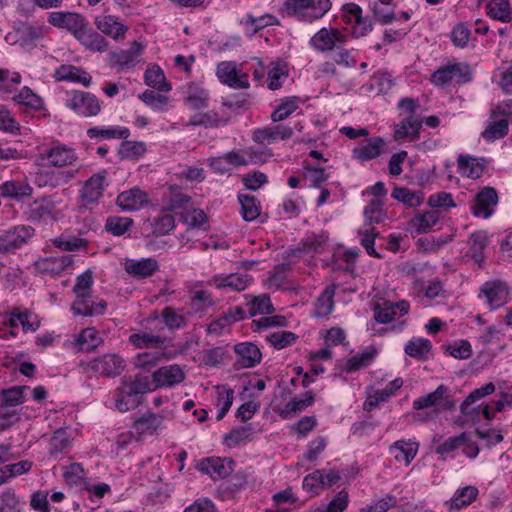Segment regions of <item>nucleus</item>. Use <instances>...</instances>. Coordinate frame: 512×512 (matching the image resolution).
I'll return each mask as SVG.
<instances>
[{
  "label": "nucleus",
  "instance_id": "37998d69",
  "mask_svg": "<svg viewBox=\"0 0 512 512\" xmlns=\"http://www.w3.org/2000/svg\"><path fill=\"white\" fill-rule=\"evenodd\" d=\"M486 7L491 18L502 22L512 20V8L509 0H490Z\"/></svg>",
  "mask_w": 512,
  "mask_h": 512
},
{
  "label": "nucleus",
  "instance_id": "cd10ccee",
  "mask_svg": "<svg viewBox=\"0 0 512 512\" xmlns=\"http://www.w3.org/2000/svg\"><path fill=\"white\" fill-rule=\"evenodd\" d=\"M479 490L477 487L468 485L459 488L454 493V496L445 502L448 511L460 510L470 505L478 496Z\"/></svg>",
  "mask_w": 512,
  "mask_h": 512
},
{
  "label": "nucleus",
  "instance_id": "f704fd0d",
  "mask_svg": "<svg viewBox=\"0 0 512 512\" xmlns=\"http://www.w3.org/2000/svg\"><path fill=\"white\" fill-rule=\"evenodd\" d=\"M150 109L157 112H165L172 106V99L168 95L157 93L154 90H145L139 95Z\"/></svg>",
  "mask_w": 512,
  "mask_h": 512
},
{
  "label": "nucleus",
  "instance_id": "9d476101",
  "mask_svg": "<svg viewBox=\"0 0 512 512\" xmlns=\"http://www.w3.org/2000/svg\"><path fill=\"white\" fill-rule=\"evenodd\" d=\"M173 419L171 412L162 414L145 413L133 423V430L138 435H156L166 428V421Z\"/></svg>",
  "mask_w": 512,
  "mask_h": 512
},
{
  "label": "nucleus",
  "instance_id": "49530a36",
  "mask_svg": "<svg viewBox=\"0 0 512 512\" xmlns=\"http://www.w3.org/2000/svg\"><path fill=\"white\" fill-rule=\"evenodd\" d=\"M492 120L488 123L485 130L482 132V137L488 142L505 137L508 133V125L506 120L499 118H491Z\"/></svg>",
  "mask_w": 512,
  "mask_h": 512
},
{
  "label": "nucleus",
  "instance_id": "dca6fc26",
  "mask_svg": "<svg viewBox=\"0 0 512 512\" xmlns=\"http://www.w3.org/2000/svg\"><path fill=\"white\" fill-rule=\"evenodd\" d=\"M94 24L102 34L114 40L125 39L129 30V26L121 22L115 15L97 16Z\"/></svg>",
  "mask_w": 512,
  "mask_h": 512
},
{
  "label": "nucleus",
  "instance_id": "6e6d98bb",
  "mask_svg": "<svg viewBox=\"0 0 512 512\" xmlns=\"http://www.w3.org/2000/svg\"><path fill=\"white\" fill-rule=\"evenodd\" d=\"M132 224L133 220L128 217H109L106 221L105 228L115 236H122L130 229Z\"/></svg>",
  "mask_w": 512,
  "mask_h": 512
},
{
  "label": "nucleus",
  "instance_id": "4468645a",
  "mask_svg": "<svg viewBox=\"0 0 512 512\" xmlns=\"http://www.w3.org/2000/svg\"><path fill=\"white\" fill-rule=\"evenodd\" d=\"M107 173L100 171L87 179L79 191L80 200L85 205L96 204L103 196Z\"/></svg>",
  "mask_w": 512,
  "mask_h": 512
},
{
  "label": "nucleus",
  "instance_id": "a878e982",
  "mask_svg": "<svg viewBox=\"0 0 512 512\" xmlns=\"http://www.w3.org/2000/svg\"><path fill=\"white\" fill-rule=\"evenodd\" d=\"M423 124V119L418 115H407L395 126L394 138L396 140H403L407 137L418 139L420 130Z\"/></svg>",
  "mask_w": 512,
  "mask_h": 512
},
{
  "label": "nucleus",
  "instance_id": "f8f14e48",
  "mask_svg": "<svg viewBox=\"0 0 512 512\" xmlns=\"http://www.w3.org/2000/svg\"><path fill=\"white\" fill-rule=\"evenodd\" d=\"M150 203V195L138 186L118 194L116 205L125 212H136L144 209Z\"/></svg>",
  "mask_w": 512,
  "mask_h": 512
},
{
  "label": "nucleus",
  "instance_id": "58836bf2",
  "mask_svg": "<svg viewBox=\"0 0 512 512\" xmlns=\"http://www.w3.org/2000/svg\"><path fill=\"white\" fill-rule=\"evenodd\" d=\"M196 468L203 474L210 476L213 480L223 478L224 461L220 457H208L201 459Z\"/></svg>",
  "mask_w": 512,
  "mask_h": 512
},
{
  "label": "nucleus",
  "instance_id": "aec40b11",
  "mask_svg": "<svg viewBox=\"0 0 512 512\" xmlns=\"http://www.w3.org/2000/svg\"><path fill=\"white\" fill-rule=\"evenodd\" d=\"M385 142L381 137H372L359 143L352 150V157L360 163H365L379 157L384 150Z\"/></svg>",
  "mask_w": 512,
  "mask_h": 512
},
{
  "label": "nucleus",
  "instance_id": "052dcab7",
  "mask_svg": "<svg viewBox=\"0 0 512 512\" xmlns=\"http://www.w3.org/2000/svg\"><path fill=\"white\" fill-rule=\"evenodd\" d=\"M63 477L65 482L70 485H80L86 482L85 481V471L81 464L72 463L69 466L65 467L63 472Z\"/></svg>",
  "mask_w": 512,
  "mask_h": 512
},
{
  "label": "nucleus",
  "instance_id": "0eeeda50",
  "mask_svg": "<svg viewBox=\"0 0 512 512\" xmlns=\"http://www.w3.org/2000/svg\"><path fill=\"white\" fill-rule=\"evenodd\" d=\"M66 106L84 117L96 116L101 110L97 97L83 91H73L66 100Z\"/></svg>",
  "mask_w": 512,
  "mask_h": 512
},
{
  "label": "nucleus",
  "instance_id": "2eb2a0df",
  "mask_svg": "<svg viewBox=\"0 0 512 512\" xmlns=\"http://www.w3.org/2000/svg\"><path fill=\"white\" fill-rule=\"evenodd\" d=\"M122 265L125 272L135 279L149 278L159 270L158 261L152 257L125 259Z\"/></svg>",
  "mask_w": 512,
  "mask_h": 512
},
{
  "label": "nucleus",
  "instance_id": "f257e3e1",
  "mask_svg": "<svg viewBox=\"0 0 512 512\" xmlns=\"http://www.w3.org/2000/svg\"><path fill=\"white\" fill-rule=\"evenodd\" d=\"M48 22L54 27L69 31L83 46L91 51L104 52L108 49V41L91 27L82 14L54 11L49 14Z\"/></svg>",
  "mask_w": 512,
  "mask_h": 512
},
{
  "label": "nucleus",
  "instance_id": "b1692460",
  "mask_svg": "<svg viewBox=\"0 0 512 512\" xmlns=\"http://www.w3.org/2000/svg\"><path fill=\"white\" fill-rule=\"evenodd\" d=\"M237 363L243 368L254 367L260 363L262 354L260 349L251 342H242L234 346Z\"/></svg>",
  "mask_w": 512,
  "mask_h": 512
},
{
  "label": "nucleus",
  "instance_id": "3c124183",
  "mask_svg": "<svg viewBox=\"0 0 512 512\" xmlns=\"http://www.w3.org/2000/svg\"><path fill=\"white\" fill-rule=\"evenodd\" d=\"M13 100L17 104L24 105L34 110H41L43 108L42 98L28 87H23L21 91L13 97Z\"/></svg>",
  "mask_w": 512,
  "mask_h": 512
},
{
  "label": "nucleus",
  "instance_id": "4be33fe9",
  "mask_svg": "<svg viewBox=\"0 0 512 512\" xmlns=\"http://www.w3.org/2000/svg\"><path fill=\"white\" fill-rule=\"evenodd\" d=\"M418 449L419 443L417 441L412 439H400L389 446L388 452L393 456L395 461L408 466L416 457Z\"/></svg>",
  "mask_w": 512,
  "mask_h": 512
},
{
  "label": "nucleus",
  "instance_id": "f3484780",
  "mask_svg": "<svg viewBox=\"0 0 512 512\" xmlns=\"http://www.w3.org/2000/svg\"><path fill=\"white\" fill-rule=\"evenodd\" d=\"M469 66H440L431 75V81L435 85L443 86L452 80L457 83H466L470 80Z\"/></svg>",
  "mask_w": 512,
  "mask_h": 512
},
{
  "label": "nucleus",
  "instance_id": "c85d7f7f",
  "mask_svg": "<svg viewBox=\"0 0 512 512\" xmlns=\"http://www.w3.org/2000/svg\"><path fill=\"white\" fill-rule=\"evenodd\" d=\"M440 220V214L436 210H429L418 213L409 222L408 226L412 232L418 234L429 232Z\"/></svg>",
  "mask_w": 512,
  "mask_h": 512
},
{
  "label": "nucleus",
  "instance_id": "ea45409f",
  "mask_svg": "<svg viewBox=\"0 0 512 512\" xmlns=\"http://www.w3.org/2000/svg\"><path fill=\"white\" fill-rule=\"evenodd\" d=\"M391 197L410 208L418 207L424 201V194L422 192L413 191L406 187H395Z\"/></svg>",
  "mask_w": 512,
  "mask_h": 512
},
{
  "label": "nucleus",
  "instance_id": "bb28decb",
  "mask_svg": "<svg viewBox=\"0 0 512 512\" xmlns=\"http://www.w3.org/2000/svg\"><path fill=\"white\" fill-rule=\"evenodd\" d=\"M483 159H477L470 155H459L457 159V169L461 176L478 179L484 171Z\"/></svg>",
  "mask_w": 512,
  "mask_h": 512
},
{
  "label": "nucleus",
  "instance_id": "6e6552de",
  "mask_svg": "<svg viewBox=\"0 0 512 512\" xmlns=\"http://www.w3.org/2000/svg\"><path fill=\"white\" fill-rule=\"evenodd\" d=\"M497 204V191L493 187L486 186L477 192L470 210L474 217L487 219L493 215Z\"/></svg>",
  "mask_w": 512,
  "mask_h": 512
},
{
  "label": "nucleus",
  "instance_id": "09e8293b",
  "mask_svg": "<svg viewBox=\"0 0 512 512\" xmlns=\"http://www.w3.org/2000/svg\"><path fill=\"white\" fill-rule=\"evenodd\" d=\"M89 138L104 139H126L129 136V130L124 127L99 128L92 127L87 130Z\"/></svg>",
  "mask_w": 512,
  "mask_h": 512
},
{
  "label": "nucleus",
  "instance_id": "7ed1b4c3",
  "mask_svg": "<svg viewBox=\"0 0 512 512\" xmlns=\"http://www.w3.org/2000/svg\"><path fill=\"white\" fill-rule=\"evenodd\" d=\"M35 230L29 225H17L0 233V255L15 254L29 243Z\"/></svg>",
  "mask_w": 512,
  "mask_h": 512
},
{
  "label": "nucleus",
  "instance_id": "de8ad7c7",
  "mask_svg": "<svg viewBox=\"0 0 512 512\" xmlns=\"http://www.w3.org/2000/svg\"><path fill=\"white\" fill-rule=\"evenodd\" d=\"M298 107L297 97L291 96L283 98L271 114L270 118L273 122L283 121L294 113Z\"/></svg>",
  "mask_w": 512,
  "mask_h": 512
},
{
  "label": "nucleus",
  "instance_id": "2f4dec72",
  "mask_svg": "<svg viewBox=\"0 0 512 512\" xmlns=\"http://www.w3.org/2000/svg\"><path fill=\"white\" fill-rule=\"evenodd\" d=\"M102 341L99 332L95 328L88 327L77 335L73 345L80 351L89 352L96 349Z\"/></svg>",
  "mask_w": 512,
  "mask_h": 512
},
{
  "label": "nucleus",
  "instance_id": "680f3d73",
  "mask_svg": "<svg viewBox=\"0 0 512 512\" xmlns=\"http://www.w3.org/2000/svg\"><path fill=\"white\" fill-rule=\"evenodd\" d=\"M0 512H21V502L14 490L7 489L1 494Z\"/></svg>",
  "mask_w": 512,
  "mask_h": 512
},
{
  "label": "nucleus",
  "instance_id": "393cba45",
  "mask_svg": "<svg viewBox=\"0 0 512 512\" xmlns=\"http://www.w3.org/2000/svg\"><path fill=\"white\" fill-rule=\"evenodd\" d=\"M468 250L465 254L475 261L478 267H481L485 260L484 249L488 244V235L485 231H476L472 233L467 241Z\"/></svg>",
  "mask_w": 512,
  "mask_h": 512
},
{
  "label": "nucleus",
  "instance_id": "603ef678",
  "mask_svg": "<svg viewBox=\"0 0 512 512\" xmlns=\"http://www.w3.org/2000/svg\"><path fill=\"white\" fill-rule=\"evenodd\" d=\"M128 387L139 397L141 394L155 391L156 385L154 379L148 376L137 375L132 381H124Z\"/></svg>",
  "mask_w": 512,
  "mask_h": 512
},
{
  "label": "nucleus",
  "instance_id": "a18cd8bd",
  "mask_svg": "<svg viewBox=\"0 0 512 512\" xmlns=\"http://www.w3.org/2000/svg\"><path fill=\"white\" fill-rule=\"evenodd\" d=\"M431 342L426 338H414L404 348L405 353L415 359H426L431 351Z\"/></svg>",
  "mask_w": 512,
  "mask_h": 512
},
{
  "label": "nucleus",
  "instance_id": "864d4df0",
  "mask_svg": "<svg viewBox=\"0 0 512 512\" xmlns=\"http://www.w3.org/2000/svg\"><path fill=\"white\" fill-rule=\"evenodd\" d=\"M382 202L379 199L371 200L368 205L364 208V217L368 225L378 224L382 222L385 217V213L382 209Z\"/></svg>",
  "mask_w": 512,
  "mask_h": 512
},
{
  "label": "nucleus",
  "instance_id": "f03ea898",
  "mask_svg": "<svg viewBox=\"0 0 512 512\" xmlns=\"http://www.w3.org/2000/svg\"><path fill=\"white\" fill-rule=\"evenodd\" d=\"M332 8L330 0H285L283 9L297 21L313 23L322 19Z\"/></svg>",
  "mask_w": 512,
  "mask_h": 512
},
{
  "label": "nucleus",
  "instance_id": "c9c22d12",
  "mask_svg": "<svg viewBox=\"0 0 512 512\" xmlns=\"http://www.w3.org/2000/svg\"><path fill=\"white\" fill-rule=\"evenodd\" d=\"M145 84L159 92H169L172 85L168 82L160 66H151L145 71Z\"/></svg>",
  "mask_w": 512,
  "mask_h": 512
},
{
  "label": "nucleus",
  "instance_id": "423d86ee",
  "mask_svg": "<svg viewBox=\"0 0 512 512\" xmlns=\"http://www.w3.org/2000/svg\"><path fill=\"white\" fill-rule=\"evenodd\" d=\"M455 406V401L449 394V389L445 385H439L435 391L421 396L413 401L415 410L434 408L435 411L450 410Z\"/></svg>",
  "mask_w": 512,
  "mask_h": 512
},
{
  "label": "nucleus",
  "instance_id": "774afa93",
  "mask_svg": "<svg viewBox=\"0 0 512 512\" xmlns=\"http://www.w3.org/2000/svg\"><path fill=\"white\" fill-rule=\"evenodd\" d=\"M490 118H499L506 120L507 125L512 124V99H506L498 102L491 108Z\"/></svg>",
  "mask_w": 512,
  "mask_h": 512
},
{
  "label": "nucleus",
  "instance_id": "4d7b16f0",
  "mask_svg": "<svg viewBox=\"0 0 512 512\" xmlns=\"http://www.w3.org/2000/svg\"><path fill=\"white\" fill-rule=\"evenodd\" d=\"M165 354L162 352H143L137 354L134 360V365L138 369L151 370L155 367L163 358Z\"/></svg>",
  "mask_w": 512,
  "mask_h": 512
},
{
  "label": "nucleus",
  "instance_id": "e2e57ef3",
  "mask_svg": "<svg viewBox=\"0 0 512 512\" xmlns=\"http://www.w3.org/2000/svg\"><path fill=\"white\" fill-rule=\"evenodd\" d=\"M466 433L463 432L459 435L449 437L442 444L436 448V453L441 457L445 458L451 452L461 448V445L465 444Z\"/></svg>",
  "mask_w": 512,
  "mask_h": 512
},
{
  "label": "nucleus",
  "instance_id": "338daca9",
  "mask_svg": "<svg viewBox=\"0 0 512 512\" xmlns=\"http://www.w3.org/2000/svg\"><path fill=\"white\" fill-rule=\"evenodd\" d=\"M288 78L287 66H273L268 72L267 85L271 90L279 89Z\"/></svg>",
  "mask_w": 512,
  "mask_h": 512
},
{
  "label": "nucleus",
  "instance_id": "72a5a7b5",
  "mask_svg": "<svg viewBox=\"0 0 512 512\" xmlns=\"http://www.w3.org/2000/svg\"><path fill=\"white\" fill-rule=\"evenodd\" d=\"M33 188L26 181L10 180L0 185V195L6 198L30 197Z\"/></svg>",
  "mask_w": 512,
  "mask_h": 512
},
{
  "label": "nucleus",
  "instance_id": "c756f323",
  "mask_svg": "<svg viewBox=\"0 0 512 512\" xmlns=\"http://www.w3.org/2000/svg\"><path fill=\"white\" fill-rule=\"evenodd\" d=\"M54 76L57 81L79 83L85 87L91 83V76L78 66H59Z\"/></svg>",
  "mask_w": 512,
  "mask_h": 512
},
{
  "label": "nucleus",
  "instance_id": "4c0bfd02",
  "mask_svg": "<svg viewBox=\"0 0 512 512\" xmlns=\"http://www.w3.org/2000/svg\"><path fill=\"white\" fill-rule=\"evenodd\" d=\"M278 23V19L274 15L268 13L258 17L248 14L240 21V24L244 26L246 32L251 35L267 26L276 25Z\"/></svg>",
  "mask_w": 512,
  "mask_h": 512
},
{
  "label": "nucleus",
  "instance_id": "a211bd4d",
  "mask_svg": "<svg viewBox=\"0 0 512 512\" xmlns=\"http://www.w3.org/2000/svg\"><path fill=\"white\" fill-rule=\"evenodd\" d=\"M107 308V302L103 299H93L91 294L76 296L71 306L74 315L95 316L104 314Z\"/></svg>",
  "mask_w": 512,
  "mask_h": 512
},
{
  "label": "nucleus",
  "instance_id": "ddd939ff",
  "mask_svg": "<svg viewBox=\"0 0 512 512\" xmlns=\"http://www.w3.org/2000/svg\"><path fill=\"white\" fill-rule=\"evenodd\" d=\"M73 263V255L45 257L40 258L33 263V271L41 276H56L68 270Z\"/></svg>",
  "mask_w": 512,
  "mask_h": 512
},
{
  "label": "nucleus",
  "instance_id": "5fc2aeb1",
  "mask_svg": "<svg viewBox=\"0 0 512 512\" xmlns=\"http://www.w3.org/2000/svg\"><path fill=\"white\" fill-rule=\"evenodd\" d=\"M174 227V217L168 213L159 215L151 222V231L155 235H165L172 231Z\"/></svg>",
  "mask_w": 512,
  "mask_h": 512
},
{
  "label": "nucleus",
  "instance_id": "7c9ffc66",
  "mask_svg": "<svg viewBox=\"0 0 512 512\" xmlns=\"http://www.w3.org/2000/svg\"><path fill=\"white\" fill-rule=\"evenodd\" d=\"M139 403V397L123 381L121 386L115 391L116 409L120 412H127L136 408Z\"/></svg>",
  "mask_w": 512,
  "mask_h": 512
},
{
  "label": "nucleus",
  "instance_id": "69168bd1",
  "mask_svg": "<svg viewBox=\"0 0 512 512\" xmlns=\"http://www.w3.org/2000/svg\"><path fill=\"white\" fill-rule=\"evenodd\" d=\"M0 130L10 134H19L20 132L19 123L3 105H0Z\"/></svg>",
  "mask_w": 512,
  "mask_h": 512
},
{
  "label": "nucleus",
  "instance_id": "8fccbe9b",
  "mask_svg": "<svg viewBox=\"0 0 512 512\" xmlns=\"http://www.w3.org/2000/svg\"><path fill=\"white\" fill-rule=\"evenodd\" d=\"M246 305L250 316H255L257 314L269 315L274 312V307L271 303L270 297L267 295L255 297L251 301H248Z\"/></svg>",
  "mask_w": 512,
  "mask_h": 512
},
{
  "label": "nucleus",
  "instance_id": "20e7f679",
  "mask_svg": "<svg viewBox=\"0 0 512 512\" xmlns=\"http://www.w3.org/2000/svg\"><path fill=\"white\" fill-rule=\"evenodd\" d=\"M81 366L87 372L91 371L103 377L114 378L125 370L126 362L119 354L107 353L81 363Z\"/></svg>",
  "mask_w": 512,
  "mask_h": 512
},
{
  "label": "nucleus",
  "instance_id": "79ce46f5",
  "mask_svg": "<svg viewBox=\"0 0 512 512\" xmlns=\"http://www.w3.org/2000/svg\"><path fill=\"white\" fill-rule=\"evenodd\" d=\"M336 288L334 285L326 287L318 296L315 302V314L318 317L328 316L334 308V295Z\"/></svg>",
  "mask_w": 512,
  "mask_h": 512
},
{
  "label": "nucleus",
  "instance_id": "c03bdc74",
  "mask_svg": "<svg viewBox=\"0 0 512 512\" xmlns=\"http://www.w3.org/2000/svg\"><path fill=\"white\" fill-rule=\"evenodd\" d=\"M314 403V395L311 391L305 393L302 399H292L280 412L283 419H290L295 413L305 410Z\"/></svg>",
  "mask_w": 512,
  "mask_h": 512
},
{
  "label": "nucleus",
  "instance_id": "e433bc0d",
  "mask_svg": "<svg viewBox=\"0 0 512 512\" xmlns=\"http://www.w3.org/2000/svg\"><path fill=\"white\" fill-rule=\"evenodd\" d=\"M186 93L185 104L189 108L198 110L208 106V93L200 85L194 82L189 83Z\"/></svg>",
  "mask_w": 512,
  "mask_h": 512
},
{
  "label": "nucleus",
  "instance_id": "a19ab883",
  "mask_svg": "<svg viewBox=\"0 0 512 512\" xmlns=\"http://www.w3.org/2000/svg\"><path fill=\"white\" fill-rule=\"evenodd\" d=\"M238 201L240 204L239 212L245 221H253L260 215V203L254 196L239 194Z\"/></svg>",
  "mask_w": 512,
  "mask_h": 512
},
{
  "label": "nucleus",
  "instance_id": "bf43d9fd",
  "mask_svg": "<svg viewBox=\"0 0 512 512\" xmlns=\"http://www.w3.org/2000/svg\"><path fill=\"white\" fill-rule=\"evenodd\" d=\"M495 391V385L489 382L480 388L474 389L461 404V412L463 414H470L468 407L475 401L492 394Z\"/></svg>",
  "mask_w": 512,
  "mask_h": 512
},
{
  "label": "nucleus",
  "instance_id": "5701e85b",
  "mask_svg": "<svg viewBox=\"0 0 512 512\" xmlns=\"http://www.w3.org/2000/svg\"><path fill=\"white\" fill-rule=\"evenodd\" d=\"M156 388L171 387L181 383L185 374L177 364L163 366L152 373Z\"/></svg>",
  "mask_w": 512,
  "mask_h": 512
},
{
  "label": "nucleus",
  "instance_id": "473e14b6",
  "mask_svg": "<svg viewBox=\"0 0 512 512\" xmlns=\"http://www.w3.org/2000/svg\"><path fill=\"white\" fill-rule=\"evenodd\" d=\"M166 341L165 337L145 331L129 336V342L138 349L160 348L166 345Z\"/></svg>",
  "mask_w": 512,
  "mask_h": 512
},
{
  "label": "nucleus",
  "instance_id": "412c9836",
  "mask_svg": "<svg viewBox=\"0 0 512 512\" xmlns=\"http://www.w3.org/2000/svg\"><path fill=\"white\" fill-rule=\"evenodd\" d=\"M410 304L406 300L398 302H385L374 310V318L379 323H389L404 316L409 312Z\"/></svg>",
  "mask_w": 512,
  "mask_h": 512
},
{
  "label": "nucleus",
  "instance_id": "1a4fd4ad",
  "mask_svg": "<svg viewBox=\"0 0 512 512\" xmlns=\"http://www.w3.org/2000/svg\"><path fill=\"white\" fill-rule=\"evenodd\" d=\"M478 297L494 310L507 302L509 289L506 283L500 280L487 281L481 286Z\"/></svg>",
  "mask_w": 512,
  "mask_h": 512
},
{
  "label": "nucleus",
  "instance_id": "13d9d810",
  "mask_svg": "<svg viewBox=\"0 0 512 512\" xmlns=\"http://www.w3.org/2000/svg\"><path fill=\"white\" fill-rule=\"evenodd\" d=\"M350 27L351 36L358 39L367 36L373 29V24L371 19L368 16H363L358 14V17L353 20L352 25H348Z\"/></svg>",
  "mask_w": 512,
  "mask_h": 512
},
{
  "label": "nucleus",
  "instance_id": "0e129e2a",
  "mask_svg": "<svg viewBox=\"0 0 512 512\" xmlns=\"http://www.w3.org/2000/svg\"><path fill=\"white\" fill-rule=\"evenodd\" d=\"M296 339L297 336L290 331H277L267 336L268 342L278 350L291 345Z\"/></svg>",
  "mask_w": 512,
  "mask_h": 512
},
{
  "label": "nucleus",
  "instance_id": "9b49d317",
  "mask_svg": "<svg viewBox=\"0 0 512 512\" xmlns=\"http://www.w3.org/2000/svg\"><path fill=\"white\" fill-rule=\"evenodd\" d=\"M39 159L46 160L50 166L63 168L74 165L78 161V155L73 148L57 143L42 152Z\"/></svg>",
  "mask_w": 512,
  "mask_h": 512
},
{
  "label": "nucleus",
  "instance_id": "6ab92c4d",
  "mask_svg": "<svg viewBox=\"0 0 512 512\" xmlns=\"http://www.w3.org/2000/svg\"><path fill=\"white\" fill-rule=\"evenodd\" d=\"M293 130L285 125H276L272 127L259 128L253 131L252 139L260 145H270L277 140H286L291 138Z\"/></svg>",
  "mask_w": 512,
  "mask_h": 512
},
{
  "label": "nucleus",
  "instance_id": "39448f33",
  "mask_svg": "<svg viewBox=\"0 0 512 512\" xmlns=\"http://www.w3.org/2000/svg\"><path fill=\"white\" fill-rule=\"evenodd\" d=\"M347 41V35L343 30L328 26L322 27L309 40V45L319 52H330L339 48Z\"/></svg>",
  "mask_w": 512,
  "mask_h": 512
}]
</instances>
